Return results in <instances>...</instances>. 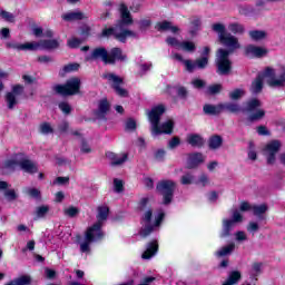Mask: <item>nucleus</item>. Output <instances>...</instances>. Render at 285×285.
Segmentation results:
<instances>
[{"label":"nucleus","mask_w":285,"mask_h":285,"mask_svg":"<svg viewBox=\"0 0 285 285\" xmlns=\"http://www.w3.org/2000/svg\"><path fill=\"white\" fill-rule=\"evenodd\" d=\"M119 12L120 19L116 21L115 26L109 28L105 27L102 29V39H110V37H114V39L120 43H126L128 41V37L137 39V33L128 29L129 26L135 23L132 14L130 13V10H128V6H126V3H121L119 7Z\"/></svg>","instance_id":"1"},{"label":"nucleus","mask_w":285,"mask_h":285,"mask_svg":"<svg viewBox=\"0 0 285 285\" xmlns=\"http://www.w3.org/2000/svg\"><path fill=\"white\" fill-rule=\"evenodd\" d=\"M136 208L138 213H142L140 217V222L141 224H145L140 228L139 235L140 237H144V238L149 237V235H153V233H155V228H159V226H161L166 217V214L164 212L158 213L153 224V215L155 210L153 209V204H150L149 197L140 198L137 203Z\"/></svg>","instance_id":"2"},{"label":"nucleus","mask_w":285,"mask_h":285,"mask_svg":"<svg viewBox=\"0 0 285 285\" xmlns=\"http://www.w3.org/2000/svg\"><path fill=\"white\" fill-rule=\"evenodd\" d=\"M97 210V222L86 229L85 242L80 244V253H90V244H94V242H101L105 237L104 229L101 228H104V222L108 220L110 207L102 205L98 206Z\"/></svg>","instance_id":"3"},{"label":"nucleus","mask_w":285,"mask_h":285,"mask_svg":"<svg viewBox=\"0 0 285 285\" xmlns=\"http://www.w3.org/2000/svg\"><path fill=\"white\" fill-rule=\"evenodd\" d=\"M89 60H100L105 66H115L117 62L124 63L128 61V55L124 53V49L119 47H114L109 51L106 47H97L92 49Z\"/></svg>","instance_id":"4"},{"label":"nucleus","mask_w":285,"mask_h":285,"mask_svg":"<svg viewBox=\"0 0 285 285\" xmlns=\"http://www.w3.org/2000/svg\"><path fill=\"white\" fill-rule=\"evenodd\" d=\"M230 50L220 48L216 51L215 67L219 77H228L233 72V61L230 60Z\"/></svg>","instance_id":"5"},{"label":"nucleus","mask_w":285,"mask_h":285,"mask_svg":"<svg viewBox=\"0 0 285 285\" xmlns=\"http://www.w3.org/2000/svg\"><path fill=\"white\" fill-rule=\"evenodd\" d=\"M43 48V50H57L59 48V41L56 39L41 40L40 42H7L6 48L12 50H37L39 47Z\"/></svg>","instance_id":"6"},{"label":"nucleus","mask_w":285,"mask_h":285,"mask_svg":"<svg viewBox=\"0 0 285 285\" xmlns=\"http://www.w3.org/2000/svg\"><path fill=\"white\" fill-rule=\"evenodd\" d=\"M212 30L214 32H218L219 43L225 46V48H228L226 50H230V55H233V52L239 48V40L235 36L226 32V26L223 23H214L212 26Z\"/></svg>","instance_id":"7"},{"label":"nucleus","mask_w":285,"mask_h":285,"mask_svg":"<svg viewBox=\"0 0 285 285\" xmlns=\"http://www.w3.org/2000/svg\"><path fill=\"white\" fill-rule=\"evenodd\" d=\"M52 90L60 97H73V95H79L81 90V79L78 77L70 78L63 85H55Z\"/></svg>","instance_id":"8"},{"label":"nucleus","mask_w":285,"mask_h":285,"mask_svg":"<svg viewBox=\"0 0 285 285\" xmlns=\"http://www.w3.org/2000/svg\"><path fill=\"white\" fill-rule=\"evenodd\" d=\"M177 189V183L170 179H163L157 183L156 191L163 196L164 206H170L173 199H175V190Z\"/></svg>","instance_id":"9"},{"label":"nucleus","mask_w":285,"mask_h":285,"mask_svg":"<svg viewBox=\"0 0 285 285\" xmlns=\"http://www.w3.org/2000/svg\"><path fill=\"white\" fill-rule=\"evenodd\" d=\"M262 108V100L258 98H252L247 101L245 110L249 112L247 116V121L249 124H255V121H262L266 117V110Z\"/></svg>","instance_id":"10"},{"label":"nucleus","mask_w":285,"mask_h":285,"mask_svg":"<svg viewBox=\"0 0 285 285\" xmlns=\"http://www.w3.org/2000/svg\"><path fill=\"white\" fill-rule=\"evenodd\" d=\"M268 78V81L275 79V69L267 67L263 73H258L250 85L252 95H259L264 90V79Z\"/></svg>","instance_id":"11"},{"label":"nucleus","mask_w":285,"mask_h":285,"mask_svg":"<svg viewBox=\"0 0 285 285\" xmlns=\"http://www.w3.org/2000/svg\"><path fill=\"white\" fill-rule=\"evenodd\" d=\"M282 150V141L274 139L271 140L264 148L263 153L267 159V165L273 166L277 159V153Z\"/></svg>","instance_id":"12"},{"label":"nucleus","mask_w":285,"mask_h":285,"mask_svg":"<svg viewBox=\"0 0 285 285\" xmlns=\"http://www.w3.org/2000/svg\"><path fill=\"white\" fill-rule=\"evenodd\" d=\"M102 79H107V81H111V88L112 90H115L116 95H118V97H128L129 94L126 89L121 88V85H124V78L112 73V72H108V73H104L102 75Z\"/></svg>","instance_id":"13"},{"label":"nucleus","mask_w":285,"mask_h":285,"mask_svg":"<svg viewBox=\"0 0 285 285\" xmlns=\"http://www.w3.org/2000/svg\"><path fill=\"white\" fill-rule=\"evenodd\" d=\"M13 157H14V159H20L19 167L24 173H28V175H36V173H39V166L37 165V163L26 158L24 153L14 154Z\"/></svg>","instance_id":"14"},{"label":"nucleus","mask_w":285,"mask_h":285,"mask_svg":"<svg viewBox=\"0 0 285 285\" xmlns=\"http://www.w3.org/2000/svg\"><path fill=\"white\" fill-rule=\"evenodd\" d=\"M23 95V86L22 85H14L11 88V91H8L4 96V101L7 104V108L9 110H14V106L19 104L17 97H21Z\"/></svg>","instance_id":"15"},{"label":"nucleus","mask_w":285,"mask_h":285,"mask_svg":"<svg viewBox=\"0 0 285 285\" xmlns=\"http://www.w3.org/2000/svg\"><path fill=\"white\" fill-rule=\"evenodd\" d=\"M108 112H110V102L108 98H104L98 102V109L94 112L99 121H108Z\"/></svg>","instance_id":"16"},{"label":"nucleus","mask_w":285,"mask_h":285,"mask_svg":"<svg viewBox=\"0 0 285 285\" xmlns=\"http://www.w3.org/2000/svg\"><path fill=\"white\" fill-rule=\"evenodd\" d=\"M175 130V121L173 119H169L161 124V126L156 125L153 127L151 132L153 135H173V131Z\"/></svg>","instance_id":"17"},{"label":"nucleus","mask_w":285,"mask_h":285,"mask_svg":"<svg viewBox=\"0 0 285 285\" xmlns=\"http://www.w3.org/2000/svg\"><path fill=\"white\" fill-rule=\"evenodd\" d=\"M204 161V154L199 151L188 154L186 168L187 170H195V168H199Z\"/></svg>","instance_id":"18"},{"label":"nucleus","mask_w":285,"mask_h":285,"mask_svg":"<svg viewBox=\"0 0 285 285\" xmlns=\"http://www.w3.org/2000/svg\"><path fill=\"white\" fill-rule=\"evenodd\" d=\"M166 112V106L158 105L151 108V110L148 114L149 121L154 128V126H159V122L161 121V115Z\"/></svg>","instance_id":"19"},{"label":"nucleus","mask_w":285,"mask_h":285,"mask_svg":"<svg viewBox=\"0 0 285 285\" xmlns=\"http://www.w3.org/2000/svg\"><path fill=\"white\" fill-rule=\"evenodd\" d=\"M233 228H235V224H233V220H228V218H224L222 220V229L219 232V238L228 239V237H232Z\"/></svg>","instance_id":"20"},{"label":"nucleus","mask_w":285,"mask_h":285,"mask_svg":"<svg viewBox=\"0 0 285 285\" xmlns=\"http://www.w3.org/2000/svg\"><path fill=\"white\" fill-rule=\"evenodd\" d=\"M186 142L191 146V148H204V146H206V139L199 134L187 135Z\"/></svg>","instance_id":"21"},{"label":"nucleus","mask_w":285,"mask_h":285,"mask_svg":"<svg viewBox=\"0 0 285 285\" xmlns=\"http://www.w3.org/2000/svg\"><path fill=\"white\" fill-rule=\"evenodd\" d=\"M105 156L111 161V166H121L128 161V154L119 155L114 151H107Z\"/></svg>","instance_id":"22"},{"label":"nucleus","mask_w":285,"mask_h":285,"mask_svg":"<svg viewBox=\"0 0 285 285\" xmlns=\"http://www.w3.org/2000/svg\"><path fill=\"white\" fill-rule=\"evenodd\" d=\"M158 252H159V242H157V239H154L147 244V248L142 253L141 257L142 259H151V257H155V255H157Z\"/></svg>","instance_id":"23"},{"label":"nucleus","mask_w":285,"mask_h":285,"mask_svg":"<svg viewBox=\"0 0 285 285\" xmlns=\"http://www.w3.org/2000/svg\"><path fill=\"white\" fill-rule=\"evenodd\" d=\"M155 30H157V32H167V30H169L173 35H177V32H179V27L173 26V22L168 20H164L156 23Z\"/></svg>","instance_id":"24"},{"label":"nucleus","mask_w":285,"mask_h":285,"mask_svg":"<svg viewBox=\"0 0 285 285\" xmlns=\"http://www.w3.org/2000/svg\"><path fill=\"white\" fill-rule=\"evenodd\" d=\"M246 55H253L256 59H262V57H266L268 55V49L264 47H257L255 45H249L245 49Z\"/></svg>","instance_id":"25"},{"label":"nucleus","mask_w":285,"mask_h":285,"mask_svg":"<svg viewBox=\"0 0 285 285\" xmlns=\"http://www.w3.org/2000/svg\"><path fill=\"white\" fill-rule=\"evenodd\" d=\"M203 112L209 117H218L222 114V102L218 105L205 104L203 106Z\"/></svg>","instance_id":"26"},{"label":"nucleus","mask_w":285,"mask_h":285,"mask_svg":"<svg viewBox=\"0 0 285 285\" xmlns=\"http://www.w3.org/2000/svg\"><path fill=\"white\" fill-rule=\"evenodd\" d=\"M224 145V138L220 135H213L208 139L209 150H218Z\"/></svg>","instance_id":"27"},{"label":"nucleus","mask_w":285,"mask_h":285,"mask_svg":"<svg viewBox=\"0 0 285 285\" xmlns=\"http://www.w3.org/2000/svg\"><path fill=\"white\" fill-rule=\"evenodd\" d=\"M63 21H83V19H88L81 11H71L62 14Z\"/></svg>","instance_id":"28"},{"label":"nucleus","mask_w":285,"mask_h":285,"mask_svg":"<svg viewBox=\"0 0 285 285\" xmlns=\"http://www.w3.org/2000/svg\"><path fill=\"white\" fill-rule=\"evenodd\" d=\"M222 112L226 110L227 112L237 114L242 111V107L235 102H220Z\"/></svg>","instance_id":"29"},{"label":"nucleus","mask_w":285,"mask_h":285,"mask_svg":"<svg viewBox=\"0 0 285 285\" xmlns=\"http://www.w3.org/2000/svg\"><path fill=\"white\" fill-rule=\"evenodd\" d=\"M32 284V277L29 275H22L18 278H14L13 281H10L6 285H31Z\"/></svg>","instance_id":"30"},{"label":"nucleus","mask_w":285,"mask_h":285,"mask_svg":"<svg viewBox=\"0 0 285 285\" xmlns=\"http://www.w3.org/2000/svg\"><path fill=\"white\" fill-rule=\"evenodd\" d=\"M235 252V243H229L226 246H223L217 253V257H226L228 255H233Z\"/></svg>","instance_id":"31"},{"label":"nucleus","mask_w":285,"mask_h":285,"mask_svg":"<svg viewBox=\"0 0 285 285\" xmlns=\"http://www.w3.org/2000/svg\"><path fill=\"white\" fill-rule=\"evenodd\" d=\"M263 266H264V263H259V262H254L252 264L250 277H253V279H257V277H259V275H262Z\"/></svg>","instance_id":"32"},{"label":"nucleus","mask_w":285,"mask_h":285,"mask_svg":"<svg viewBox=\"0 0 285 285\" xmlns=\"http://www.w3.org/2000/svg\"><path fill=\"white\" fill-rule=\"evenodd\" d=\"M268 210V205H256L253 207V213L256 217L264 219L265 213Z\"/></svg>","instance_id":"33"},{"label":"nucleus","mask_w":285,"mask_h":285,"mask_svg":"<svg viewBox=\"0 0 285 285\" xmlns=\"http://www.w3.org/2000/svg\"><path fill=\"white\" fill-rule=\"evenodd\" d=\"M229 32H233V35H244L245 28L239 22L229 23L228 26Z\"/></svg>","instance_id":"34"},{"label":"nucleus","mask_w":285,"mask_h":285,"mask_svg":"<svg viewBox=\"0 0 285 285\" xmlns=\"http://www.w3.org/2000/svg\"><path fill=\"white\" fill-rule=\"evenodd\" d=\"M48 213H50V206L48 205H41L36 208V217L38 219H43Z\"/></svg>","instance_id":"35"},{"label":"nucleus","mask_w":285,"mask_h":285,"mask_svg":"<svg viewBox=\"0 0 285 285\" xmlns=\"http://www.w3.org/2000/svg\"><path fill=\"white\" fill-rule=\"evenodd\" d=\"M249 37L254 41H262V39H266V31L252 30V31H249Z\"/></svg>","instance_id":"36"},{"label":"nucleus","mask_w":285,"mask_h":285,"mask_svg":"<svg viewBox=\"0 0 285 285\" xmlns=\"http://www.w3.org/2000/svg\"><path fill=\"white\" fill-rule=\"evenodd\" d=\"M190 30H189V33L191 35H197V32L199 31V28H202V19L199 18H194L191 21H190Z\"/></svg>","instance_id":"37"},{"label":"nucleus","mask_w":285,"mask_h":285,"mask_svg":"<svg viewBox=\"0 0 285 285\" xmlns=\"http://www.w3.org/2000/svg\"><path fill=\"white\" fill-rule=\"evenodd\" d=\"M180 48L185 50V52H195V50H197V46L193 41L180 42Z\"/></svg>","instance_id":"38"},{"label":"nucleus","mask_w":285,"mask_h":285,"mask_svg":"<svg viewBox=\"0 0 285 285\" xmlns=\"http://www.w3.org/2000/svg\"><path fill=\"white\" fill-rule=\"evenodd\" d=\"M195 66L198 68V70H205V68H208V57L203 56L195 60Z\"/></svg>","instance_id":"39"},{"label":"nucleus","mask_w":285,"mask_h":285,"mask_svg":"<svg viewBox=\"0 0 285 285\" xmlns=\"http://www.w3.org/2000/svg\"><path fill=\"white\" fill-rule=\"evenodd\" d=\"M227 220L232 222V224L236 226V224L244 222V216L242 215V213H239V210L235 209L233 212L232 218H227Z\"/></svg>","instance_id":"40"},{"label":"nucleus","mask_w":285,"mask_h":285,"mask_svg":"<svg viewBox=\"0 0 285 285\" xmlns=\"http://www.w3.org/2000/svg\"><path fill=\"white\" fill-rule=\"evenodd\" d=\"M239 279H242V273L239 271H233L229 273L227 281L230 284H237V282H239Z\"/></svg>","instance_id":"41"},{"label":"nucleus","mask_w":285,"mask_h":285,"mask_svg":"<svg viewBox=\"0 0 285 285\" xmlns=\"http://www.w3.org/2000/svg\"><path fill=\"white\" fill-rule=\"evenodd\" d=\"M193 181H195V176L190 173L183 175L180 178V184H183V186H190Z\"/></svg>","instance_id":"42"},{"label":"nucleus","mask_w":285,"mask_h":285,"mask_svg":"<svg viewBox=\"0 0 285 285\" xmlns=\"http://www.w3.org/2000/svg\"><path fill=\"white\" fill-rule=\"evenodd\" d=\"M222 90H223L222 83H214L207 88V94H209L212 96L219 95V92H222Z\"/></svg>","instance_id":"43"},{"label":"nucleus","mask_w":285,"mask_h":285,"mask_svg":"<svg viewBox=\"0 0 285 285\" xmlns=\"http://www.w3.org/2000/svg\"><path fill=\"white\" fill-rule=\"evenodd\" d=\"M40 132L42 135H52V132H55V129L52 128L50 122H42L40 125Z\"/></svg>","instance_id":"44"},{"label":"nucleus","mask_w":285,"mask_h":285,"mask_svg":"<svg viewBox=\"0 0 285 285\" xmlns=\"http://www.w3.org/2000/svg\"><path fill=\"white\" fill-rule=\"evenodd\" d=\"M58 108L63 115H70L72 112V107L67 101L59 102Z\"/></svg>","instance_id":"45"},{"label":"nucleus","mask_w":285,"mask_h":285,"mask_svg":"<svg viewBox=\"0 0 285 285\" xmlns=\"http://www.w3.org/2000/svg\"><path fill=\"white\" fill-rule=\"evenodd\" d=\"M70 184V177L58 176L53 180V186H68Z\"/></svg>","instance_id":"46"},{"label":"nucleus","mask_w":285,"mask_h":285,"mask_svg":"<svg viewBox=\"0 0 285 285\" xmlns=\"http://www.w3.org/2000/svg\"><path fill=\"white\" fill-rule=\"evenodd\" d=\"M63 213L67 217H71V218L77 217V215H79V207L69 206L63 210Z\"/></svg>","instance_id":"47"},{"label":"nucleus","mask_w":285,"mask_h":285,"mask_svg":"<svg viewBox=\"0 0 285 285\" xmlns=\"http://www.w3.org/2000/svg\"><path fill=\"white\" fill-rule=\"evenodd\" d=\"M178 146H181V138L179 136H175L168 141V148L170 150H175Z\"/></svg>","instance_id":"48"},{"label":"nucleus","mask_w":285,"mask_h":285,"mask_svg":"<svg viewBox=\"0 0 285 285\" xmlns=\"http://www.w3.org/2000/svg\"><path fill=\"white\" fill-rule=\"evenodd\" d=\"M81 43H83V40L79 39V38H71L67 41V46L71 49H77L79 48V46H81Z\"/></svg>","instance_id":"49"},{"label":"nucleus","mask_w":285,"mask_h":285,"mask_svg":"<svg viewBox=\"0 0 285 285\" xmlns=\"http://www.w3.org/2000/svg\"><path fill=\"white\" fill-rule=\"evenodd\" d=\"M242 97H244V90L242 89H235L234 91L229 92V99H232V101H237L242 99Z\"/></svg>","instance_id":"50"},{"label":"nucleus","mask_w":285,"mask_h":285,"mask_svg":"<svg viewBox=\"0 0 285 285\" xmlns=\"http://www.w3.org/2000/svg\"><path fill=\"white\" fill-rule=\"evenodd\" d=\"M80 65L77 62H72V63H68L63 67V72H77V70H79Z\"/></svg>","instance_id":"51"},{"label":"nucleus","mask_w":285,"mask_h":285,"mask_svg":"<svg viewBox=\"0 0 285 285\" xmlns=\"http://www.w3.org/2000/svg\"><path fill=\"white\" fill-rule=\"evenodd\" d=\"M177 97L184 100L188 99V89L184 86L177 87Z\"/></svg>","instance_id":"52"},{"label":"nucleus","mask_w":285,"mask_h":285,"mask_svg":"<svg viewBox=\"0 0 285 285\" xmlns=\"http://www.w3.org/2000/svg\"><path fill=\"white\" fill-rule=\"evenodd\" d=\"M4 168H7V170H14V168H17V166H19V160H14V159H7L4 160Z\"/></svg>","instance_id":"53"},{"label":"nucleus","mask_w":285,"mask_h":285,"mask_svg":"<svg viewBox=\"0 0 285 285\" xmlns=\"http://www.w3.org/2000/svg\"><path fill=\"white\" fill-rule=\"evenodd\" d=\"M166 43L171 46V48H181V42H179V40H177L175 37H167Z\"/></svg>","instance_id":"54"},{"label":"nucleus","mask_w":285,"mask_h":285,"mask_svg":"<svg viewBox=\"0 0 285 285\" xmlns=\"http://www.w3.org/2000/svg\"><path fill=\"white\" fill-rule=\"evenodd\" d=\"M114 189L115 193H124V180L119 178L114 179Z\"/></svg>","instance_id":"55"},{"label":"nucleus","mask_w":285,"mask_h":285,"mask_svg":"<svg viewBox=\"0 0 285 285\" xmlns=\"http://www.w3.org/2000/svg\"><path fill=\"white\" fill-rule=\"evenodd\" d=\"M0 17H2V19H6L9 23H14V14L6 11V10H1L0 11Z\"/></svg>","instance_id":"56"},{"label":"nucleus","mask_w":285,"mask_h":285,"mask_svg":"<svg viewBox=\"0 0 285 285\" xmlns=\"http://www.w3.org/2000/svg\"><path fill=\"white\" fill-rule=\"evenodd\" d=\"M28 195L29 197H32V199H41V190L37 189V188H29L28 189Z\"/></svg>","instance_id":"57"},{"label":"nucleus","mask_w":285,"mask_h":285,"mask_svg":"<svg viewBox=\"0 0 285 285\" xmlns=\"http://www.w3.org/2000/svg\"><path fill=\"white\" fill-rule=\"evenodd\" d=\"M126 130H130L131 132L137 130V121L132 118H128L125 126Z\"/></svg>","instance_id":"58"},{"label":"nucleus","mask_w":285,"mask_h":285,"mask_svg":"<svg viewBox=\"0 0 285 285\" xmlns=\"http://www.w3.org/2000/svg\"><path fill=\"white\" fill-rule=\"evenodd\" d=\"M4 197L9 202H14L19 196L17 195V191L14 189H8L7 191H4Z\"/></svg>","instance_id":"59"},{"label":"nucleus","mask_w":285,"mask_h":285,"mask_svg":"<svg viewBox=\"0 0 285 285\" xmlns=\"http://www.w3.org/2000/svg\"><path fill=\"white\" fill-rule=\"evenodd\" d=\"M153 26L151 19H142L139 21V30H148Z\"/></svg>","instance_id":"60"},{"label":"nucleus","mask_w":285,"mask_h":285,"mask_svg":"<svg viewBox=\"0 0 285 285\" xmlns=\"http://www.w3.org/2000/svg\"><path fill=\"white\" fill-rule=\"evenodd\" d=\"M80 151L83 154L92 153V148L88 145V140L86 138H81V147Z\"/></svg>","instance_id":"61"},{"label":"nucleus","mask_w":285,"mask_h":285,"mask_svg":"<svg viewBox=\"0 0 285 285\" xmlns=\"http://www.w3.org/2000/svg\"><path fill=\"white\" fill-rule=\"evenodd\" d=\"M255 145L253 144V141L249 142V151H248V159H250L252 161H255L257 159V151H255Z\"/></svg>","instance_id":"62"},{"label":"nucleus","mask_w":285,"mask_h":285,"mask_svg":"<svg viewBox=\"0 0 285 285\" xmlns=\"http://www.w3.org/2000/svg\"><path fill=\"white\" fill-rule=\"evenodd\" d=\"M184 66L187 70V72H195V68H197V65L193 62V60H185Z\"/></svg>","instance_id":"63"},{"label":"nucleus","mask_w":285,"mask_h":285,"mask_svg":"<svg viewBox=\"0 0 285 285\" xmlns=\"http://www.w3.org/2000/svg\"><path fill=\"white\" fill-rule=\"evenodd\" d=\"M91 31H92V29L88 24H83L82 27H80L81 37H90Z\"/></svg>","instance_id":"64"}]
</instances>
